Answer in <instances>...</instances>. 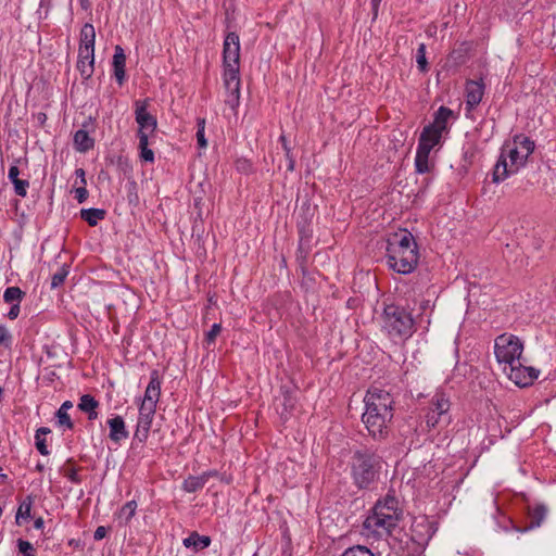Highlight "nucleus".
Listing matches in <instances>:
<instances>
[{"label": "nucleus", "mask_w": 556, "mask_h": 556, "mask_svg": "<svg viewBox=\"0 0 556 556\" xmlns=\"http://www.w3.org/2000/svg\"><path fill=\"white\" fill-rule=\"evenodd\" d=\"M365 412L362 420L374 439H384L389 433V427L393 418V397L379 388L368 389L365 399Z\"/></svg>", "instance_id": "obj_1"}, {"label": "nucleus", "mask_w": 556, "mask_h": 556, "mask_svg": "<svg viewBox=\"0 0 556 556\" xmlns=\"http://www.w3.org/2000/svg\"><path fill=\"white\" fill-rule=\"evenodd\" d=\"M389 266L399 274H410L418 264L419 253L414 236L404 230L394 233L387 244Z\"/></svg>", "instance_id": "obj_2"}, {"label": "nucleus", "mask_w": 556, "mask_h": 556, "mask_svg": "<svg viewBox=\"0 0 556 556\" xmlns=\"http://www.w3.org/2000/svg\"><path fill=\"white\" fill-rule=\"evenodd\" d=\"M382 458L369 450L355 451L352 456V478L358 489L371 490L379 480Z\"/></svg>", "instance_id": "obj_3"}, {"label": "nucleus", "mask_w": 556, "mask_h": 556, "mask_svg": "<svg viewBox=\"0 0 556 556\" xmlns=\"http://www.w3.org/2000/svg\"><path fill=\"white\" fill-rule=\"evenodd\" d=\"M381 319L382 330L392 340H406L416 330L412 313L400 305H386Z\"/></svg>", "instance_id": "obj_4"}, {"label": "nucleus", "mask_w": 556, "mask_h": 556, "mask_svg": "<svg viewBox=\"0 0 556 556\" xmlns=\"http://www.w3.org/2000/svg\"><path fill=\"white\" fill-rule=\"evenodd\" d=\"M522 350V343L515 336L501 334L495 339L494 352L498 363H504L508 366L517 364Z\"/></svg>", "instance_id": "obj_5"}, {"label": "nucleus", "mask_w": 556, "mask_h": 556, "mask_svg": "<svg viewBox=\"0 0 556 556\" xmlns=\"http://www.w3.org/2000/svg\"><path fill=\"white\" fill-rule=\"evenodd\" d=\"M410 540L419 547H425L433 536L435 529L425 517L414 519L410 526Z\"/></svg>", "instance_id": "obj_6"}, {"label": "nucleus", "mask_w": 556, "mask_h": 556, "mask_svg": "<svg viewBox=\"0 0 556 556\" xmlns=\"http://www.w3.org/2000/svg\"><path fill=\"white\" fill-rule=\"evenodd\" d=\"M539 370L534 367H527L521 364L520 359L517 364L509 366L508 377L518 387L525 388L533 383L539 377Z\"/></svg>", "instance_id": "obj_7"}, {"label": "nucleus", "mask_w": 556, "mask_h": 556, "mask_svg": "<svg viewBox=\"0 0 556 556\" xmlns=\"http://www.w3.org/2000/svg\"><path fill=\"white\" fill-rule=\"evenodd\" d=\"M136 122L139 125L138 137L142 134L152 135L155 132L157 127L156 118L147 111L146 101H136Z\"/></svg>", "instance_id": "obj_8"}, {"label": "nucleus", "mask_w": 556, "mask_h": 556, "mask_svg": "<svg viewBox=\"0 0 556 556\" xmlns=\"http://www.w3.org/2000/svg\"><path fill=\"white\" fill-rule=\"evenodd\" d=\"M224 84L229 92L231 106L238 103L240 94L239 64L224 65Z\"/></svg>", "instance_id": "obj_9"}, {"label": "nucleus", "mask_w": 556, "mask_h": 556, "mask_svg": "<svg viewBox=\"0 0 556 556\" xmlns=\"http://www.w3.org/2000/svg\"><path fill=\"white\" fill-rule=\"evenodd\" d=\"M240 61V39L239 35L230 31L226 35L223 47V64H239Z\"/></svg>", "instance_id": "obj_10"}, {"label": "nucleus", "mask_w": 556, "mask_h": 556, "mask_svg": "<svg viewBox=\"0 0 556 556\" xmlns=\"http://www.w3.org/2000/svg\"><path fill=\"white\" fill-rule=\"evenodd\" d=\"M161 395V379L157 370H152L141 405L156 407Z\"/></svg>", "instance_id": "obj_11"}, {"label": "nucleus", "mask_w": 556, "mask_h": 556, "mask_svg": "<svg viewBox=\"0 0 556 556\" xmlns=\"http://www.w3.org/2000/svg\"><path fill=\"white\" fill-rule=\"evenodd\" d=\"M364 528L379 535L381 534V531H383L386 534H391L392 530L395 528V523L394 519H381L372 510L371 515L365 519Z\"/></svg>", "instance_id": "obj_12"}, {"label": "nucleus", "mask_w": 556, "mask_h": 556, "mask_svg": "<svg viewBox=\"0 0 556 556\" xmlns=\"http://www.w3.org/2000/svg\"><path fill=\"white\" fill-rule=\"evenodd\" d=\"M110 428L109 438L115 443H119L122 440L128 438V431L125 426V421L122 416H115L108 420Z\"/></svg>", "instance_id": "obj_13"}, {"label": "nucleus", "mask_w": 556, "mask_h": 556, "mask_svg": "<svg viewBox=\"0 0 556 556\" xmlns=\"http://www.w3.org/2000/svg\"><path fill=\"white\" fill-rule=\"evenodd\" d=\"M442 132L431 128L429 125L425 126L418 140V148H426L431 151L441 140Z\"/></svg>", "instance_id": "obj_14"}, {"label": "nucleus", "mask_w": 556, "mask_h": 556, "mask_svg": "<svg viewBox=\"0 0 556 556\" xmlns=\"http://www.w3.org/2000/svg\"><path fill=\"white\" fill-rule=\"evenodd\" d=\"M484 85L480 81L469 80L466 84V103L470 108L477 106L483 97Z\"/></svg>", "instance_id": "obj_15"}, {"label": "nucleus", "mask_w": 556, "mask_h": 556, "mask_svg": "<svg viewBox=\"0 0 556 556\" xmlns=\"http://www.w3.org/2000/svg\"><path fill=\"white\" fill-rule=\"evenodd\" d=\"M216 471H207L201 476H189L182 484V489L188 493L197 492L201 490L208 481L210 477L216 476Z\"/></svg>", "instance_id": "obj_16"}, {"label": "nucleus", "mask_w": 556, "mask_h": 556, "mask_svg": "<svg viewBox=\"0 0 556 556\" xmlns=\"http://www.w3.org/2000/svg\"><path fill=\"white\" fill-rule=\"evenodd\" d=\"M126 55L121 46H115L113 55L114 75L119 85L125 80Z\"/></svg>", "instance_id": "obj_17"}, {"label": "nucleus", "mask_w": 556, "mask_h": 556, "mask_svg": "<svg viewBox=\"0 0 556 556\" xmlns=\"http://www.w3.org/2000/svg\"><path fill=\"white\" fill-rule=\"evenodd\" d=\"M453 115L454 112L451 109L446 106H440L434 113L433 122L429 124V126L442 134L447 132V122Z\"/></svg>", "instance_id": "obj_18"}, {"label": "nucleus", "mask_w": 556, "mask_h": 556, "mask_svg": "<svg viewBox=\"0 0 556 556\" xmlns=\"http://www.w3.org/2000/svg\"><path fill=\"white\" fill-rule=\"evenodd\" d=\"M514 168H508L507 156L504 155V152L501 153L492 174V180L495 184H498L505 180L510 173H515Z\"/></svg>", "instance_id": "obj_19"}, {"label": "nucleus", "mask_w": 556, "mask_h": 556, "mask_svg": "<svg viewBox=\"0 0 556 556\" xmlns=\"http://www.w3.org/2000/svg\"><path fill=\"white\" fill-rule=\"evenodd\" d=\"M20 169L16 165H13L9 168L8 177L14 186V191L20 197H26L27 188L29 186L28 180L20 179Z\"/></svg>", "instance_id": "obj_20"}, {"label": "nucleus", "mask_w": 556, "mask_h": 556, "mask_svg": "<svg viewBox=\"0 0 556 556\" xmlns=\"http://www.w3.org/2000/svg\"><path fill=\"white\" fill-rule=\"evenodd\" d=\"M74 147L78 152L85 153L94 147V140L87 130L79 129L74 135Z\"/></svg>", "instance_id": "obj_21"}, {"label": "nucleus", "mask_w": 556, "mask_h": 556, "mask_svg": "<svg viewBox=\"0 0 556 556\" xmlns=\"http://www.w3.org/2000/svg\"><path fill=\"white\" fill-rule=\"evenodd\" d=\"M187 548L193 547L195 549H203L211 545V538L207 535H200L193 531L190 535L182 541Z\"/></svg>", "instance_id": "obj_22"}, {"label": "nucleus", "mask_w": 556, "mask_h": 556, "mask_svg": "<svg viewBox=\"0 0 556 556\" xmlns=\"http://www.w3.org/2000/svg\"><path fill=\"white\" fill-rule=\"evenodd\" d=\"M450 400L445 396L443 392H437L432 400H431V406L430 409L433 412H438L439 415H443L444 417H447V413L450 410Z\"/></svg>", "instance_id": "obj_23"}, {"label": "nucleus", "mask_w": 556, "mask_h": 556, "mask_svg": "<svg viewBox=\"0 0 556 556\" xmlns=\"http://www.w3.org/2000/svg\"><path fill=\"white\" fill-rule=\"evenodd\" d=\"M431 151H428L426 148H418L415 157V166L416 172L419 174L429 173L431 169V165L429 163V154Z\"/></svg>", "instance_id": "obj_24"}, {"label": "nucleus", "mask_w": 556, "mask_h": 556, "mask_svg": "<svg viewBox=\"0 0 556 556\" xmlns=\"http://www.w3.org/2000/svg\"><path fill=\"white\" fill-rule=\"evenodd\" d=\"M515 147H519L520 152L522 153L520 160H527L529 155L534 151V142L525 135H516L514 137Z\"/></svg>", "instance_id": "obj_25"}, {"label": "nucleus", "mask_w": 556, "mask_h": 556, "mask_svg": "<svg viewBox=\"0 0 556 556\" xmlns=\"http://www.w3.org/2000/svg\"><path fill=\"white\" fill-rule=\"evenodd\" d=\"M106 212L102 208H83L80 211V217L86 223H88L89 226H96L99 220H102L105 218Z\"/></svg>", "instance_id": "obj_26"}, {"label": "nucleus", "mask_w": 556, "mask_h": 556, "mask_svg": "<svg viewBox=\"0 0 556 556\" xmlns=\"http://www.w3.org/2000/svg\"><path fill=\"white\" fill-rule=\"evenodd\" d=\"M96 42V30L92 24L86 23L79 35V46L94 47Z\"/></svg>", "instance_id": "obj_27"}, {"label": "nucleus", "mask_w": 556, "mask_h": 556, "mask_svg": "<svg viewBox=\"0 0 556 556\" xmlns=\"http://www.w3.org/2000/svg\"><path fill=\"white\" fill-rule=\"evenodd\" d=\"M282 397L278 399L279 405L282 406V410L280 412L281 416H286L287 414H290L292 409L295 406V399L292 394V392L282 387L281 388Z\"/></svg>", "instance_id": "obj_28"}, {"label": "nucleus", "mask_w": 556, "mask_h": 556, "mask_svg": "<svg viewBox=\"0 0 556 556\" xmlns=\"http://www.w3.org/2000/svg\"><path fill=\"white\" fill-rule=\"evenodd\" d=\"M33 504H34V496L33 495H27L20 504L18 508H17V511H16V516H15V521L17 525H20V519L23 518V519H30L33 516H31V507H33Z\"/></svg>", "instance_id": "obj_29"}, {"label": "nucleus", "mask_w": 556, "mask_h": 556, "mask_svg": "<svg viewBox=\"0 0 556 556\" xmlns=\"http://www.w3.org/2000/svg\"><path fill=\"white\" fill-rule=\"evenodd\" d=\"M156 407L140 405L138 424L141 428L150 427L155 415Z\"/></svg>", "instance_id": "obj_30"}, {"label": "nucleus", "mask_w": 556, "mask_h": 556, "mask_svg": "<svg viewBox=\"0 0 556 556\" xmlns=\"http://www.w3.org/2000/svg\"><path fill=\"white\" fill-rule=\"evenodd\" d=\"M139 138L140 157L146 162H154V152L149 149V134H142Z\"/></svg>", "instance_id": "obj_31"}, {"label": "nucleus", "mask_w": 556, "mask_h": 556, "mask_svg": "<svg viewBox=\"0 0 556 556\" xmlns=\"http://www.w3.org/2000/svg\"><path fill=\"white\" fill-rule=\"evenodd\" d=\"M545 516H546V508L542 505L536 506L529 514V519H530L529 527L530 528L539 527L541 525V522L543 521V519L545 518Z\"/></svg>", "instance_id": "obj_32"}, {"label": "nucleus", "mask_w": 556, "mask_h": 556, "mask_svg": "<svg viewBox=\"0 0 556 556\" xmlns=\"http://www.w3.org/2000/svg\"><path fill=\"white\" fill-rule=\"evenodd\" d=\"M25 293L18 287H9L4 291L3 299L7 303H20Z\"/></svg>", "instance_id": "obj_33"}, {"label": "nucleus", "mask_w": 556, "mask_h": 556, "mask_svg": "<svg viewBox=\"0 0 556 556\" xmlns=\"http://www.w3.org/2000/svg\"><path fill=\"white\" fill-rule=\"evenodd\" d=\"M203 186H204L203 181L195 182L194 179H191V181L189 182V189H190V192L194 197V205L197 207L200 205V203L202 201V195L205 193Z\"/></svg>", "instance_id": "obj_34"}, {"label": "nucleus", "mask_w": 556, "mask_h": 556, "mask_svg": "<svg viewBox=\"0 0 556 556\" xmlns=\"http://www.w3.org/2000/svg\"><path fill=\"white\" fill-rule=\"evenodd\" d=\"M99 402L90 394H84L78 404V408L84 412H90L92 408H98Z\"/></svg>", "instance_id": "obj_35"}, {"label": "nucleus", "mask_w": 556, "mask_h": 556, "mask_svg": "<svg viewBox=\"0 0 556 556\" xmlns=\"http://www.w3.org/2000/svg\"><path fill=\"white\" fill-rule=\"evenodd\" d=\"M93 65L94 64H90L89 61H86V59L78 58L77 70L84 79H89L92 76L94 70Z\"/></svg>", "instance_id": "obj_36"}, {"label": "nucleus", "mask_w": 556, "mask_h": 556, "mask_svg": "<svg viewBox=\"0 0 556 556\" xmlns=\"http://www.w3.org/2000/svg\"><path fill=\"white\" fill-rule=\"evenodd\" d=\"M522 153L519 150V147H514L509 150L508 157L510 160V167L515 170H518L520 166H522L527 160H520Z\"/></svg>", "instance_id": "obj_37"}, {"label": "nucleus", "mask_w": 556, "mask_h": 556, "mask_svg": "<svg viewBox=\"0 0 556 556\" xmlns=\"http://www.w3.org/2000/svg\"><path fill=\"white\" fill-rule=\"evenodd\" d=\"M375 506L383 507V511L389 513L393 516H399L397 513V501L393 496H388L384 502H378Z\"/></svg>", "instance_id": "obj_38"}, {"label": "nucleus", "mask_w": 556, "mask_h": 556, "mask_svg": "<svg viewBox=\"0 0 556 556\" xmlns=\"http://www.w3.org/2000/svg\"><path fill=\"white\" fill-rule=\"evenodd\" d=\"M68 266L63 265L53 276L51 279V288H58L63 285L65 281V278L68 275Z\"/></svg>", "instance_id": "obj_39"}, {"label": "nucleus", "mask_w": 556, "mask_h": 556, "mask_svg": "<svg viewBox=\"0 0 556 556\" xmlns=\"http://www.w3.org/2000/svg\"><path fill=\"white\" fill-rule=\"evenodd\" d=\"M137 503L135 501L127 502L119 510V518H124L128 522L135 515Z\"/></svg>", "instance_id": "obj_40"}, {"label": "nucleus", "mask_w": 556, "mask_h": 556, "mask_svg": "<svg viewBox=\"0 0 556 556\" xmlns=\"http://www.w3.org/2000/svg\"><path fill=\"white\" fill-rule=\"evenodd\" d=\"M417 65L420 72H427L428 71V62L426 59V45L420 43L417 49V55H416Z\"/></svg>", "instance_id": "obj_41"}, {"label": "nucleus", "mask_w": 556, "mask_h": 556, "mask_svg": "<svg viewBox=\"0 0 556 556\" xmlns=\"http://www.w3.org/2000/svg\"><path fill=\"white\" fill-rule=\"evenodd\" d=\"M341 556H375L369 548L356 545L348 548Z\"/></svg>", "instance_id": "obj_42"}, {"label": "nucleus", "mask_w": 556, "mask_h": 556, "mask_svg": "<svg viewBox=\"0 0 556 556\" xmlns=\"http://www.w3.org/2000/svg\"><path fill=\"white\" fill-rule=\"evenodd\" d=\"M441 421H448V418L444 417L443 415H439L438 412L430 409V412L427 414V426L429 428H435Z\"/></svg>", "instance_id": "obj_43"}, {"label": "nucleus", "mask_w": 556, "mask_h": 556, "mask_svg": "<svg viewBox=\"0 0 556 556\" xmlns=\"http://www.w3.org/2000/svg\"><path fill=\"white\" fill-rule=\"evenodd\" d=\"M55 417H56L59 427L66 428V429H73L74 424H73L68 413L58 410L55 413Z\"/></svg>", "instance_id": "obj_44"}, {"label": "nucleus", "mask_w": 556, "mask_h": 556, "mask_svg": "<svg viewBox=\"0 0 556 556\" xmlns=\"http://www.w3.org/2000/svg\"><path fill=\"white\" fill-rule=\"evenodd\" d=\"M197 140L200 148H206L207 141L204 137V128H205V119L204 118H198L197 119Z\"/></svg>", "instance_id": "obj_45"}, {"label": "nucleus", "mask_w": 556, "mask_h": 556, "mask_svg": "<svg viewBox=\"0 0 556 556\" xmlns=\"http://www.w3.org/2000/svg\"><path fill=\"white\" fill-rule=\"evenodd\" d=\"M78 58L94 64V47L79 46Z\"/></svg>", "instance_id": "obj_46"}, {"label": "nucleus", "mask_w": 556, "mask_h": 556, "mask_svg": "<svg viewBox=\"0 0 556 556\" xmlns=\"http://www.w3.org/2000/svg\"><path fill=\"white\" fill-rule=\"evenodd\" d=\"M62 473L64 477H66L73 483L81 482V477L78 475V469L75 467H71V468L64 467L62 469Z\"/></svg>", "instance_id": "obj_47"}, {"label": "nucleus", "mask_w": 556, "mask_h": 556, "mask_svg": "<svg viewBox=\"0 0 556 556\" xmlns=\"http://www.w3.org/2000/svg\"><path fill=\"white\" fill-rule=\"evenodd\" d=\"M236 168L238 172L243 173V174H250L253 172L252 163L248 159H244V157L238 159L236 161Z\"/></svg>", "instance_id": "obj_48"}, {"label": "nucleus", "mask_w": 556, "mask_h": 556, "mask_svg": "<svg viewBox=\"0 0 556 556\" xmlns=\"http://www.w3.org/2000/svg\"><path fill=\"white\" fill-rule=\"evenodd\" d=\"M17 546H18V551L24 555V556H36L35 554V548L34 546L31 545V543H29L28 541H24L22 539H20L17 541Z\"/></svg>", "instance_id": "obj_49"}, {"label": "nucleus", "mask_w": 556, "mask_h": 556, "mask_svg": "<svg viewBox=\"0 0 556 556\" xmlns=\"http://www.w3.org/2000/svg\"><path fill=\"white\" fill-rule=\"evenodd\" d=\"M220 331H222L220 324H214L205 337L207 344L213 343L215 341L216 337L220 333Z\"/></svg>", "instance_id": "obj_50"}, {"label": "nucleus", "mask_w": 556, "mask_h": 556, "mask_svg": "<svg viewBox=\"0 0 556 556\" xmlns=\"http://www.w3.org/2000/svg\"><path fill=\"white\" fill-rule=\"evenodd\" d=\"M372 510L376 513L377 516H379L381 519H394L395 527L397 526L399 516H393L389 513L383 511V507L381 506H375Z\"/></svg>", "instance_id": "obj_51"}, {"label": "nucleus", "mask_w": 556, "mask_h": 556, "mask_svg": "<svg viewBox=\"0 0 556 556\" xmlns=\"http://www.w3.org/2000/svg\"><path fill=\"white\" fill-rule=\"evenodd\" d=\"M150 431V427L141 428L140 425H137V429L135 432V438H137L140 442H144L148 439Z\"/></svg>", "instance_id": "obj_52"}, {"label": "nucleus", "mask_w": 556, "mask_h": 556, "mask_svg": "<svg viewBox=\"0 0 556 556\" xmlns=\"http://www.w3.org/2000/svg\"><path fill=\"white\" fill-rule=\"evenodd\" d=\"M75 194H76L75 198L78 201V203H83L88 198V190L86 189V187L84 185H81V187H78L75 189Z\"/></svg>", "instance_id": "obj_53"}, {"label": "nucleus", "mask_w": 556, "mask_h": 556, "mask_svg": "<svg viewBox=\"0 0 556 556\" xmlns=\"http://www.w3.org/2000/svg\"><path fill=\"white\" fill-rule=\"evenodd\" d=\"M35 439H36V447L37 450L39 451V453L41 455H48L49 454V451L47 448V444H46V440L42 439L41 437L39 435H35Z\"/></svg>", "instance_id": "obj_54"}, {"label": "nucleus", "mask_w": 556, "mask_h": 556, "mask_svg": "<svg viewBox=\"0 0 556 556\" xmlns=\"http://www.w3.org/2000/svg\"><path fill=\"white\" fill-rule=\"evenodd\" d=\"M105 535H106V529H105V527L100 526V527H98V528L96 529V531H94V533H93V539H94L96 541H100V540H102L103 538H105Z\"/></svg>", "instance_id": "obj_55"}, {"label": "nucleus", "mask_w": 556, "mask_h": 556, "mask_svg": "<svg viewBox=\"0 0 556 556\" xmlns=\"http://www.w3.org/2000/svg\"><path fill=\"white\" fill-rule=\"evenodd\" d=\"M18 314H20V303H14L8 313V317L13 320V319L17 318Z\"/></svg>", "instance_id": "obj_56"}, {"label": "nucleus", "mask_w": 556, "mask_h": 556, "mask_svg": "<svg viewBox=\"0 0 556 556\" xmlns=\"http://www.w3.org/2000/svg\"><path fill=\"white\" fill-rule=\"evenodd\" d=\"M75 174H76V177L80 179V184L86 186L87 184V180H86V173L83 168H77L75 170Z\"/></svg>", "instance_id": "obj_57"}, {"label": "nucleus", "mask_w": 556, "mask_h": 556, "mask_svg": "<svg viewBox=\"0 0 556 556\" xmlns=\"http://www.w3.org/2000/svg\"><path fill=\"white\" fill-rule=\"evenodd\" d=\"M72 407L73 403L71 401H65L58 410L67 413Z\"/></svg>", "instance_id": "obj_58"}, {"label": "nucleus", "mask_w": 556, "mask_h": 556, "mask_svg": "<svg viewBox=\"0 0 556 556\" xmlns=\"http://www.w3.org/2000/svg\"><path fill=\"white\" fill-rule=\"evenodd\" d=\"M43 525H45V521L42 519V517H38L35 519V522H34V527L37 529V530H40L43 528Z\"/></svg>", "instance_id": "obj_59"}, {"label": "nucleus", "mask_w": 556, "mask_h": 556, "mask_svg": "<svg viewBox=\"0 0 556 556\" xmlns=\"http://www.w3.org/2000/svg\"><path fill=\"white\" fill-rule=\"evenodd\" d=\"M288 159V170L292 172L294 169V159L291 154H289V156H287Z\"/></svg>", "instance_id": "obj_60"}, {"label": "nucleus", "mask_w": 556, "mask_h": 556, "mask_svg": "<svg viewBox=\"0 0 556 556\" xmlns=\"http://www.w3.org/2000/svg\"><path fill=\"white\" fill-rule=\"evenodd\" d=\"M51 430L49 428H46V427H41L39 428L37 431H36V435H39L41 437L42 434H48L50 433Z\"/></svg>", "instance_id": "obj_61"}, {"label": "nucleus", "mask_w": 556, "mask_h": 556, "mask_svg": "<svg viewBox=\"0 0 556 556\" xmlns=\"http://www.w3.org/2000/svg\"><path fill=\"white\" fill-rule=\"evenodd\" d=\"M96 409H97V408H92V410L87 412V414H88V419H89V420H94V419H97V417H98V413H97V410H96Z\"/></svg>", "instance_id": "obj_62"}, {"label": "nucleus", "mask_w": 556, "mask_h": 556, "mask_svg": "<svg viewBox=\"0 0 556 556\" xmlns=\"http://www.w3.org/2000/svg\"><path fill=\"white\" fill-rule=\"evenodd\" d=\"M80 7L83 10H88L90 8V1L89 0H79Z\"/></svg>", "instance_id": "obj_63"}, {"label": "nucleus", "mask_w": 556, "mask_h": 556, "mask_svg": "<svg viewBox=\"0 0 556 556\" xmlns=\"http://www.w3.org/2000/svg\"><path fill=\"white\" fill-rule=\"evenodd\" d=\"M282 147L286 152V156H289V154H291V149L289 148L288 143L282 144Z\"/></svg>", "instance_id": "obj_64"}]
</instances>
